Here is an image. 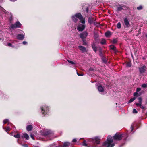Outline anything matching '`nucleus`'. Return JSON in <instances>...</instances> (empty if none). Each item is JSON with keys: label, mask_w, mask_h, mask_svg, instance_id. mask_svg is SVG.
Listing matches in <instances>:
<instances>
[{"label": "nucleus", "mask_w": 147, "mask_h": 147, "mask_svg": "<svg viewBox=\"0 0 147 147\" xmlns=\"http://www.w3.org/2000/svg\"><path fill=\"white\" fill-rule=\"evenodd\" d=\"M100 139L98 136H96L92 138H90L87 141L84 140L82 142L83 146L87 147H96V145L100 142Z\"/></svg>", "instance_id": "f257e3e1"}, {"label": "nucleus", "mask_w": 147, "mask_h": 147, "mask_svg": "<svg viewBox=\"0 0 147 147\" xmlns=\"http://www.w3.org/2000/svg\"><path fill=\"white\" fill-rule=\"evenodd\" d=\"M72 20L75 23H76L78 20L77 18L79 19L80 20V22L82 24L85 23V18L83 17L81 13H78L73 16L71 17Z\"/></svg>", "instance_id": "f03ea898"}, {"label": "nucleus", "mask_w": 147, "mask_h": 147, "mask_svg": "<svg viewBox=\"0 0 147 147\" xmlns=\"http://www.w3.org/2000/svg\"><path fill=\"white\" fill-rule=\"evenodd\" d=\"M125 136V134L117 133L113 137V138L115 140L120 141Z\"/></svg>", "instance_id": "7ed1b4c3"}, {"label": "nucleus", "mask_w": 147, "mask_h": 147, "mask_svg": "<svg viewBox=\"0 0 147 147\" xmlns=\"http://www.w3.org/2000/svg\"><path fill=\"white\" fill-rule=\"evenodd\" d=\"M41 109L42 114L44 116H45L46 115L49 113V107L45 105L44 106L41 107Z\"/></svg>", "instance_id": "20e7f679"}, {"label": "nucleus", "mask_w": 147, "mask_h": 147, "mask_svg": "<svg viewBox=\"0 0 147 147\" xmlns=\"http://www.w3.org/2000/svg\"><path fill=\"white\" fill-rule=\"evenodd\" d=\"M85 27L86 25L84 24L79 23L77 26V29L79 32H80L83 31L85 29Z\"/></svg>", "instance_id": "39448f33"}, {"label": "nucleus", "mask_w": 147, "mask_h": 147, "mask_svg": "<svg viewBox=\"0 0 147 147\" xmlns=\"http://www.w3.org/2000/svg\"><path fill=\"white\" fill-rule=\"evenodd\" d=\"M112 143L105 141L102 144L103 146L104 147H113L115 146V144Z\"/></svg>", "instance_id": "423d86ee"}, {"label": "nucleus", "mask_w": 147, "mask_h": 147, "mask_svg": "<svg viewBox=\"0 0 147 147\" xmlns=\"http://www.w3.org/2000/svg\"><path fill=\"white\" fill-rule=\"evenodd\" d=\"M22 24L19 22L17 21L14 24H11V28L13 29L16 28H20Z\"/></svg>", "instance_id": "0eeeda50"}, {"label": "nucleus", "mask_w": 147, "mask_h": 147, "mask_svg": "<svg viewBox=\"0 0 147 147\" xmlns=\"http://www.w3.org/2000/svg\"><path fill=\"white\" fill-rule=\"evenodd\" d=\"M115 6L116 7V11L117 12H119V11H121L122 10H123V7H125V6L122 5H116Z\"/></svg>", "instance_id": "6e6552de"}, {"label": "nucleus", "mask_w": 147, "mask_h": 147, "mask_svg": "<svg viewBox=\"0 0 147 147\" xmlns=\"http://www.w3.org/2000/svg\"><path fill=\"white\" fill-rule=\"evenodd\" d=\"M88 33L86 31H84L83 32L80 34V37L81 39H85L87 36Z\"/></svg>", "instance_id": "1a4fd4ad"}, {"label": "nucleus", "mask_w": 147, "mask_h": 147, "mask_svg": "<svg viewBox=\"0 0 147 147\" xmlns=\"http://www.w3.org/2000/svg\"><path fill=\"white\" fill-rule=\"evenodd\" d=\"M124 25L125 28H128L130 26V24H129L128 20L127 18H125L124 20Z\"/></svg>", "instance_id": "9d476101"}, {"label": "nucleus", "mask_w": 147, "mask_h": 147, "mask_svg": "<svg viewBox=\"0 0 147 147\" xmlns=\"http://www.w3.org/2000/svg\"><path fill=\"white\" fill-rule=\"evenodd\" d=\"M109 47L110 48V49L113 50L115 53H116L118 52V51L117 50L116 47L114 45H111L109 46Z\"/></svg>", "instance_id": "9b49d317"}, {"label": "nucleus", "mask_w": 147, "mask_h": 147, "mask_svg": "<svg viewBox=\"0 0 147 147\" xmlns=\"http://www.w3.org/2000/svg\"><path fill=\"white\" fill-rule=\"evenodd\" d=\"M146 66L145 65H143L142 66L139 68V70L140 73L141 74L144 73L146 69Z\"/></svg>", "instance_id": "f8f14e48"}, {"label": "nucleus", "mask_w": 147, "mask_h": 147, "mask_svg": "<svg viewBox=\"0 0 147 147\" xmlns=\"http://www.w3.org/2000/svg\"><path fill=\"white\" fill-rule=\"evenodd\" d=\"M42 135L44 136H47L51 134L50 131L49 130H46L44 131L41 133Z\"/></svg>", "instance_id": "ddd939ff"}, {"label": "nucleus", "mask_w": 147, "mask_h": 147, "mask_svg": "<svg viewBox=\"0 0 147 147\" xmlns=\"http://www.w3.org/2000/svg\"><path fill=\"white\" fill-rule=\"evenodd\" d=\"M94 21V18L91 16H90L88 18V23L90 24H92Z\"/></svg>", "instance_id": "4468645a"}, {"label": "nucleus", "mask_w": 147, "mask_h": 147, "mask_svg": "<svg viewBox=\"0 0 147 147\" xmlns=\"http://www.w3.org/2000/svg\"><path fill=\"white\" fill-rule=\"evenodd\" d=\"M78 48L80 49L82 51V52L83 53H84L87 52V50L86 48L82 46H78Z\"/></svg>", "instance_id": "2eb2a0df"}, {"label": "nucleus", "mask_w": 147, "mask_h": 147, "mask_svg": "<svg viewBox=\"0 0 147 147\" xmlns=\"http://www.w3.org/2000/svg\"><path fill=\"white\" fill-rule=\"evenodd\" d=\"M24 38V36L23 34H19L17 36V38L19 40H23Z\"/></svg>", "instance_id": "dca6fc26"}, {"label": "nucleus", "mask_w": 147, "mask_h": 147, "mask_svg": "<svg viewBox=\"0 0 147 147\" xmlns=\"http://www.w3.org/2000/svg\"><path fill=\"white\" fill-rule=\"evenodd\" d=\"M97 89L100 92H104V89L103 87L101 85H99L98 86Z\"/></svg>", "instance_id": "f3484780"}, {"label": "nucleus", "mask_w": 147, "mask_h": 147, "mask_svg": "<svg viewBox=\"0 0 147 147\" xmlns=\"http://www.w3.org/2000/svg\"><path fill=\"white\" fill-rule=\"evenodd\" d=\"M105 141H107L110 142H113V140L112 136L110 135H109L107 137V140Z\"/></svg>", "instance_id": "a211bd4d"}, {"label": "nucleus", "mask_w": 147, "mask_h": 147, "mask_svg": "<svg viewBox=\"0 0 147 147\" xmlns=\"http://www.w3.org/2000/svg\"><path fill=\"white\" fill-rule=\"evenodd\" d=\"M70 145V143L69 142H65L63 143L62 147H69Z\"/></svg>", "instance_id": "6ab92c4d"}, {"label": "nucleus", "mask_w": 147, "mask_h": 147, "mask_svg": "<svg viewBox=\"0 0 147 147\" xmlns=\"http://www.w3.org/2000/svg\"><path fill=\"white\" fill-rule=\"evenodd\" d=\"M105 36L107 37H109V36L111 35V31H108L105 33Z\"/></svg>", "instance_id": "aec40b11"}, {"label": "nucleus", "mask_w": 147, "mask_h": 147, "mask_svg": "<svg viewBox=\"0 0 147 147\" xmlns=\"http://www.w3.org/2000/svg\"><path fill=\"white\" fill-rule=\"evenodd\" d=\"M26 128L28 131H30L32 129L33 127L31 125H29L27 126Z\"/></svg>", "instance_id": "412c9836"}, {"label": "nucleus", "mask_w": 147, "mask_h": 147, "mask_svg": "<svg viewBox=\"0 0 147 147\" xmlns=\"http://www.w3.org/2000/svg\"><path fill=\"white\" fill-rule=\"evenodd\" d=\"M138 100L139 103H135V105L136 106L137 105V104H142V98L141 97H138Z\"/></svg>", "instance_id": "4be33fe9"}, {"label": "nucleus", "mask_w": 147, "mask_h": 147, "mask_svg": "<svg viewBox=\"0 0 147 147\" xmlns=\"http://www.w3.org/2000/svg\"><path fill=\"white\" fill-rule=\"evenodd\" d=\"M91 45L93 51L96 53L97 51V47L94 44H93Z\"/></svg>", "instance_id": "5701e85b"}, {"label": "nucleus", "mask_w": 147, "mask_h": 147, "mask_svg": "<svg viewBox=\"0 0 147 147\" xmlns=\"http://www.w3.org/2000/svg\"><path fill=\"white\" fill-rule=\"evenodd\" d=\"M23 137L27 140L29 139V137L28 135L26 133H24L23 134Z\"/></svg>", "instance_id": "b1692460"}, {"label": "nucleus", "mask_w": 147, "mask_h": 147, "mask_svg": "<svg viewBox=\"0 0 147 147\" xmlns=\"http://www.w3.org/2000/svg\"><path fill=\"white\" fill-rule=\"evenodd\" d=\"M137 107H139L142 109L145 110L146 109V107L144 106L143 105H142V104H137V105H136Z\"/></svg>", "instance_id": "393cba45"}, {"label": "nucleus", "mask_w": 147, "mask_h": 147, "mask_svg": "<svg viewBox=\"0 0 147 147\" xmlns=\"http://www.w3.org/2000/svg\"><path fill=\"white\" fill-rule=\"evenodd\" d=\"M13 133L12 132L11 133V134L12 135V136H13L16 138H20V135L19 134H18L16 135H13Z\"/></svg>", "instance_id": "a878e982"}, {"label": "nucleus", "mask_w": 147, "mask_h": 147, "mask_svg": "<svg viewBox=\"0 0 147 147\" xmlns=\"http://www.w3.org/2000/svg\"><path fill=\"white\" fill-rule=\"evenodd\" d=\"M118 40L117 39H113L111 42V43L113 44H115L117 43Z\"/></svg>", "instance_id": "bb28decb"}, {"label": "nucleus", "mask_w": 147, "mask_h": 147, "mask_svg": "<svg viewBox=\"0 0 147 147\" xmlns=\"http://www.w3.org/2000/svg\"><path fill=\"white\" fill-rule=\"evenodd\" d=\"M136 98V97H134L133 98L131 99L128 102L129 103H131L133 102L134 100H135Z\"/></svg>", "instance_id": "cd10ccee"}, {"label": "nucleus", "mask_w": 147, "mask_h": 147, "mask_svg": "<svg viewBox=\"0 0 147 147\" xmlns=\"http://www.w3.org/2000/svg\"><path fill=\"white\" fill-rule=\"evenodd\" d=\"M116 26L118 28H120L121 27V23L120 22H119L118 23H117Z\"/></svg>", "instance_id": "c85d7f7f"}, {"label": "nucleus", "mask_w": 147, "mask_h": 147, "mask_svg": "<svg viewBox=\"0 0 147 147\" xmlns=\"http://www.w3.org/2000/svg\"><path fill=\"white\" fill-rule=\"evenodd\" d=\"M101 44L102 45H104L106 44V40L105 39H102L101 40V41L100 42Z\"/></svg>", "instance_id": "c756f323"}, {"label": "nucleus", "mask_w": 147, "mask_h": 147, "mask_svg": "<svg viewBox=\"0 0 147 147\" xmlns=\"http://www.w3.org/2000/svg\"><path fill=\"white\" fill-rule=\"evenodd\" d=\"M143 6L140 5L137 7V9L138 10H141L143 9Z\"/></svg>", "instance_id": "7c9ffc66"}, {"label": "nucleus", "mask_w": 147, "mask_h": 147, "mask_svg": "<svg viewBox=\"0 0 147 147\" xmlns=\"http://www.w3.org/2000/svg\"><path fill=\"white\" fill-rule=\"evenodd\" d=\"M83 42V44L84 45H86L87 44L86 42L85 39H81Z\"/></svg>", "instance_id": "2f4dec72"}, {"label": "nucleus", "mask_w": 147, "mask_h": 147, "mask_svg": "<svg viewBox=\"0 0 147 147\" xmlns=\"http://www.w3.org/2000/svg\"><path fill=\"white\" fill-rule=\"evenodd\" d=\"M131 65V63L130 62H128L126 64V66L128 67H130Z\"/></svg>", "instance_id": "473e14b6"}, {"label": "nucleus", "mask_w": 147, "mask_h": 147, "mask_svg": "<svg viewBox=\"0 0 147 147\" xmlns=\"http://www.w3.org/2000/svg\"><path fill=\"white\" fill-rule=\"evenodd\" d=\"M9 120L8 119H5L3 121V123L4 124H5L8 122Z\"/></svg>", "instance_id": "72a5a7b5"}, {"label": "nucleus", "mask_w": 147, "mask_h": 147, "mask_svg": "<svg viewBox=\"0 0 147 147\" xmlns=\"http://www.w3.org/2000/svg\"><path fill=\"white\" fill-rule=\"evenodd\" d=\"M7 46L11 47L12 48H13L14 47V46L13 45H12L10 43H7Z\"/></svg>", "instance_id": "f704fd0d"}, {"label": "nucleus", "mask_w": 147, "mask_h": 147, "mask_svg": "<svg viewBox=\"0 0 147 147\" xmlns=\"http://www.w3.org/2000/svg\"><path fill=\"white\" fill-rule=\"evenodd\" d=\"M142 87L143 88H145L147 87V84H142Z\"/></svg>", "instance_id": "c9c22d12"}, {"label": "nucleus", "mask_w": 147, "mask_h": 147, "mask_svg": "<svg viewBox=\"0 0 147 147\" xmlns=\"http://www.w3.org/2000/svg\"><path fill=\"white\" fill-rule=\"evenodd\" d=\"M10 129V128L9 127H7L5 128V130L7 132V131L9 130Z\"/></svg>", "instance_id": "e433bc0d"}, {"label": "nucleus", "mask_w": 147, "mask_h": 147, "mask_svg": "<svg viewBox=\"0 0 147 147\" xmlns=\"http://www.w3.org/2000/svg\"><path fill=\"white\" fill-rule=\"evenodd\" d=\"M138 93L137 92H135L134 93V97H137V96H138Z\"/></svg>", "instance_id": "4c0bfd02"}, {"label": "nucleus", "mask_w": 147, "mask_h": 147, "mask_svg": "<svg viewBox=\"0 0 147 147\" xmlns=\"http://www.w3.org/2000/svg\"><path fill=\"white\" fill-rule=\"evenodd\" d=\"M12 20H13L12 16L11 15V16L9 17V20L10 22H11L12 21Z\"/></svg>", "instance_id": "58836bf2"}, {"label": "nucleus", "mask_w": 147, "mask_h": 147, "mask_svg": "<svg viewBox=\"0 0 147 147\" xmlns=\"http://www.w3.org/2000/svg\"><path fill=\"white\" fill-rule=\"evenodd\" d=\"M133 113H137L138 112L135 109H134L133 110Z\"/></svg>", "instance_id": "ea45409f"}, {"label": "nucleus", "mask_w": 147, "mask_h": 147, "mask_svg": "<svg viewBox=\"0 0 147 147\" xmlns=\"http://www.w3.org/2000/svg\"><path fill=\"white\" fill-rule=\"evenodd\" d=\"M141 90V89L140 88H138L136 89V91L137 92H139Z\"/></svg>", "instance_id": "a19ab883"}, {"label": "nucleus", "mask_w": 147, "mask_h": 147, "mask_svg": "<svg viewBox=\"0 0 147 147\" xmlns=\"http://www.w3.org/2000/svg\"><path fill=\"white\" fill-rule=\"evenodd\" d=\"M99 55L100 56V57H104L103 54L102 53H99Z\"/></svg>", "instance_id": "79ce46f5"}, {"label": "nucleus", "mask_w": 147, "mask_h": 147, "mask_svg": "<svg viewBox=\"0 0 147 147\" xmlns=\"http://www.w3.org/2000/svg\"><path fill=\"white\" fill-rule=\"evenodd\" d=\"M30 137L33 140H35L34 135L31 134Z\"/></svg>", "instance_id": "37998d69"}, {"label": "nucleus", "mask_w": 147, "mask_h": 147, "mask_svg": "<svg viewBox=\"0 0 147 147\" xmlns=\"http://www.w3.org/2000/svg\"><path fill=\"white\" fill-rule=\"evenodd\" d=\"M77 75L79 76H83V74H82H82H79L78 72H77Z\"/></svg>", "instance_id": "c03bdc74"}, {"label": "nucleus", "mask_w": 147, "mask_h": 147, "mask_svg": "<svg viewBox=\"0 0 147 147\" xmlns=\"http://www.w3.org/2000/svg\"><path fill=\"white\" fill-rule=\"evenodd\" d=\"M89 70L90 71H94V69L93 68L90 67L89 69Z\"/></svg>", "instance_id": "a18cd8bd"}, {"label": "nucleus", "mask_w": 147, "mask_h": 147, "mask_svg": "<svg viewBox=\"0 0 147 147\" xmlns=\"http://www.w3.org/2000/svg\"><path fill=\"white\" fill-rule=\"evenodd\" d=\"M69 63L72 65L75 64V63L74 62L71 61H70V62H69Z\"/></svg>", "instance_id": "49530a36"}, {"label": "nucleus", "mask_w": 147, "mask_h": 147, "mask_svg": "<svg viewBox=\"0 0 147 147\" xmlns=\"http://www.w3.org/2000/svg\"><path fill=\"white\" fill-rule=\"evenodd\" d=\"M77 141L76 140V139H74L72 140V142H76Z\"/></svg>", "instance_id": "de8ad7c7"}, {"label": "nucleus", "mask_w": 147, "mask_h": 147, "mask_svg": "<svg viewBox=\"0 0 147 147\" xmlns=\"http://www.w3.org/2000/svg\"><path fill=\"white\" fill-rule=\"evenodd\" d=\"M88 11H89L88 7H87L86 9V11L87 13H88Z\"/></svg>", "instance_id": "09e8293b"}, {"label": "nucleus", "mask_w": 147, "mask_h": 147, "mask_svg": "<svg viewBox=\"0 0 147 147\" xmlns=\"http://www.w3.org/2000/svg\"><path fill=\"white\" fill-rule=\"evenodd\" d=\"M23 145L24 146V147H28L27 144H25L24 145Z\"/></svg>", "instance_id": "8fccbe9b"}, {"label": "nucleus", "mask_w": 147, "mask_h": 147, "mask_svg": "<svg viewBox=\"0 0 147 147\" xmlns=\"http://www.w3.org/2000/svg\"><path fill=\"white\" fill-rule=\"evenodd\" d=\"M23 44L24 45H25L27 43V42H26V41H24L23 42H22Z\"/></svg>", "instance_id": "3c124183"}, {"label": "nucleus", "mask_w": 147, "mask_h": 147, "mask_svg": "<svg viewBox=\"0 0 147 147\" xmlns=\"http://www.w3.org/2000/svg\"><path fill=\"white\" fill-rule=\"evenodd\" d=\"M99 52L100 53H102V50L101 48H100L99 50Z\"/></svg>", "instance_id": "603ef678"}, {"label": "nucleus", "mask_w": 147, "mask_h": 147, "mask_svg": "<svg viewBox=\"0 0 147 147\" xmlns=\"http://www.w3.org/2000/svg\"><path fill=\"white\" fill-rule=\"evenodd\" d=\"M140 31H141L140 29H139V30H138V32L139 33V34H140V33H141L140 32Z\"/></svg>", "instance_id": "864d4df0"}, {"label": "nucleus", "mask_w": 147, "mask_h": 147, "mask_svg": "<svg viewBox=\"0 0 147 147\" xmlns=\"http://www.w3.org/2000/svg\"><path fill=\"white\" fill-rule=\"evenodd\" d=\"M10 0L11 1L14 2V1H17V0Z\"/></svg>", "instance_id": "5fc2aeb1"}, {"label": "nucleus", "mask_w": 147, "mask_h": 147, "mask_svg": "<svg viewBox=\"0 0 147 147\" xmlns=\"http://www.w3.org/2000/svg\"><path fill=\"white\" fill-rule=\"evenodd\" d=\"M142 59L144 60H145V58L144 57H142Z\"/></svg>", "instance_id": "6e6d98bb"}, {"label": "nucleus", "mask_w": 147, "mask_h": 147, "mask_svg": "<svg viewBox=\"0 0 147 147\" xmlns=\"http://www.w3.org/2000/svg\"><path fill=\"white\" fill-rule=\"evenodd\" d=\"M131 128H132V131L133 130V127L132 126H131Z\"/></svg>", "instance_id": "4d7b16f0"}, {"label": "nucleus", "mask_w": 147, "mask_h": 147, "mask_svg": "<svg viewBox=\"0 0 147 147\" xmlns=\"http://www.w3.org/2000/svg\"><path fill=\"white\" fill-rule=\"evenodd\" d=\"M67 61L68 62H69H69H70V61H70V60H67Z\"/></svg>", "instance_id": "13d9d810"}, {"label": "nucleus", "mask_w": 147, "mask_h": 147, "mask_svg": "<svg viewBox=\"0 0 147 147\" xmlns=\"http://www.w3.org/2000/svg\"><path fill=\"white\" fill-rule=\"evenodd\" d=\"M131 56L133 58V56L132 54H131Z\"/></svg>", "instance_id": "bf43d9fd"}, {"label": "nucleus", "mask_w": 147, "mask_h": 147, "mask_svg": "<svg viewBox=\"0 0 147 147\" xmlns=\"http://www.w3.org/2000/svg\"><path fill=\"white\" fill-rule=\"evenodd\" d=\"M3 0H0V2L3 1Z\"/></svg>", "instance_id": "052dcab7"}, {"label": "nucleus", "mask_w": 147, "mask_h": 147, "mask_svg": "<svg viewBox=\"0 0 147 147\" xmlns=\"http://www.w3.org/2000/svg\"><path fill=\"white\" fill-rule=\"evenodd\" d=\"M146 37L147 38V34L146 35Z\"/></svg>", "instance_id": "680f3d73"}, {"label": "nucleus", "mask_w": 147, "mask_h": 147, "mask_svg": "<svg viewBox=\"0 0 147 147\" xmlns=\"http://www.w3.org/2000/svg\"><path fill=\"white\" fill-rule=\"evenodd\" d=\"M144 110H143V111H142V112H143V113H144Z\"/></svg>", "instance_id": "e2e57ef3"}, {"label": "nucleus", "mask_w": 147, "mask_h": 147, "mask_svg": "<svg viewBox=\"0 0 147 147\" xmlns=\"http://www.w3.org/2000/svg\"><path fill=\"white\" fill-rule=\"evenodd\" d=\"M1 40V38H0V40Z\"/></svg>", "instance_id": "0e129e2a"}, {"label": "nucleus", "mask_w": 147, "mask_h": 147, "mask_svg": "<svg viewBox=\"0 0 147 147\" xmlns=\"http://www.w3.org/2000/svg\"><path fill=\"white\" fill-rule=\"evenodd\" d=\"M146 103H147V102Z\"/></svg>", "instance_id": "69168bd1"}]
</instances>
